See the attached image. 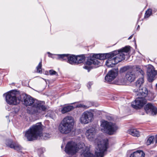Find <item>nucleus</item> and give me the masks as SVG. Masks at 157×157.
Masks as SVG:
<instances>
[{
	"label": "nucleus",
	"mask_w": 157,
	"mask_h": 157,
	"mask_svg": "<svg viewBox=\"0 0 157 157\" xmlns=\"http://www.w3.org/2000/svg\"><path fill=\"white\" fill-rule=\"evenodd\" d=\"M128 132L129 134L134 136L138 137L140 136L139 132L135 129H130Z\"/></svg>",
	"instance_id": "obj_22"
},
{
	"label": "nucleus",
	"mask_w": 157,
	"mask_h": 157,
	"mask_svg": "<svg viewBox=\"0 0 157 157\" xmlns=\"http://www.w3.org/2000/svg\"><path fill=\"white\" fill-rule=\"evenodd\" d=\"M42 61H40L38 65L37 66L36 68L37 70V72L39 73H42Z\"/></svg>",
	"instance_id": "obj_27"
},
{
	"label": "nucleus",
	"mask_w": 157,
	"mask_h": 157,
	"mask_svg": "<svg viewBox=\"0 0 157 157\" xmlns=\"http://www.w3.org/2000/svg\"><path fill=\"white\" fill-rule=\"evenodd\" d=\"M47 116H50V114H49V113H48L47 114Z\"/></svg>",
	"instance_id": "obj_34"
},
{
	"label": "nucleus",
	"mask_w": 157,
	"mask_h": 157,
	"mask_svg": "<svg viewBox=\"0 0 157 157\" xmlns=\"http://www.w3.org/2000/svg\"><path fill=\"white\" fill-rule=\"evenodd\" d=\"M85 60V58L83 56H76L75 64H78L83 63Z\"/></svg>",
	"instance_id": "obj_21"
},
{
	"label": "nucleus",
	"mask_w": 157,
	"mask_h": 157,
	"mask_svg": "<svg viewBox=\"0 0 157 157\" xmlns=\"http://www.w3.org/2000/svg\"><path fill=\"white\" fill-rule=\"evenodd\" d=\"M21 94L18 91L13 90L3 94L5 97L6 101L10 105H16L21 101Z\"/></svg>",
	"instance_id": "obj_6"
},
{
	"label": "nucleus",
	"mask_w": 157,
	"mask_h": 157,
	"mask_svg": "<svg viewBox=\"0 0 157 157\" xmlns=\"http://www.w3.org/2000/svg\"><path fill=\"white\" fill-rule=\"evenodd\" d=\"M6 145L11 148H13L17 151H19L22 149V147L18 143L13 142L12 140H8L6 141Z\"/></svg>",
	"instance_id": "obj_18"
},
{
	"label": "nucleus",
	"mask_w": 157,
	"mask_h": 157,
	"mask_svg": "<svg viewBox=\"0 0 157 157\" xmlns=\"http://www.w3.org/2000/svg\"><path fill=\"white\" fill-rule=\"evenodd\" d=\"M126 67H124L121 68L120 71L121 72H124L126 70Z\"/></svg>",
	"instance_id": "obj_30"
},
{
	"label": "nucleus",
	"mask_w": 157,
	"mask_h": 157,
	"mask_svg": "<svg viewBox=\"0 0 157 157\" xmlns=\"http://www.w3.org/2000/svg\"><path fill=\"white\" fill-rule=\"evenodd\" d=\"M145 154L141 150H138L131 154L130 157H144Z\"/></svg>",
	"instance_id": "obj_20"
},
{
	"label": "nucleus",
	"mask_w": 157,
	"mask_h": 157,
	"mask_svg": "<svg viewBox=\"0 0 157 157\" xmlns=\"http://www.w3.org/2000/svg\"><path fill=\"white\" fill-rule=\"evenodd\" d=\"M156 86L157 88V83L156 84Z\"/></svg>",
	"instance_id": "obj_35"
},
{
	"label": "nucleus",
	"mask_w": 157,
	"mask_h": 157,
	"mask_svg": "<svg viewBox=\"0 0 157 157\" xmlns=\"http://www.w3.org/2000/svg\"><path fill=\"white\" fill-rule=\"evenodd\" d=\"M42 130L41 123H38L33 125L26 131L25 136L29 141L36 140L38 137L44 140L47 139L50 137V135L48 133L42 134Z\"/></svg>",
	"instance_id": "obj_4"
},
{
	"label": "nucleus",
	"mask_w": 157,
	"mask_h": 157,
	"mask_svg": "<svg viewBox=\"0 0 157 157\" xmlns=\"http://www.w3.org/2000/svg\"><path fill=\"white\" fill-rule=\"evenodd\" d=\"M133 34L131 35L128 39V40H130L133 37Z\"/></svg>",
	"instance_id": "obj_32"
},
{
	"label": "nucleus",
	"mask_w": 157,
	"mask_h": 157,
	"mask_svg": "<svg viewBox=\"0 0 157 157\" xmlns=\"http://www.w3.org/2000/svg\"><path fill=\"white\" fill-rule=\"evenodd\" d=\"M154 140L155 138L154 136H152L149 137L146 142V144L147 145H148L153 143Z\"/></svg>",
	"instance_id": "obj_24"
},
{
	"label": "nucleus",
	"mask_w": 157,
	"mask_h": 157,
	"mask_svg": "<svg viewBox=\"0 0 157 157\" xmlns=\"http://www.w3.org/2000/svg\"><path fill=\"white\" fill-rule=\"evenodd\" d=\"M139 74H143V71L140 66H134L132 69H129L127 71L125 78L127 81L131 82L135 80Z\"/></svg>",
	"instance_id": "obj_8"
},
{
	"label": "nucleus",
	"mask_w": 157,
	"mask_h": 157,
	"mask_svg": "<svg viewBox=\"0 0 157 157\" xmlns=\"http://www.w3.org/2000/svg\"><path fill=\"white\" fill-rule=\"evenodd\" d=\"M74 124L73 118L71 116H67L63 119L59 125V129L62 133H68L71 131Z\"/></svg>",
	"instance_id": "obj_7"
},
{
	"label": "nucleus",
	"mask_w": 157,
	"mask_h": 157,
	"mask_svg": "<svg viewBox=\"0 0 157 157\" xmlns=\"http://www.w3.org/2000/svg\"><path fill=\"white\" fill-rule=\"evenodd\" d=\"M141 75V78L138 79L136 82L135 89H134V91L136 92L138 91L139 88H141L144 82V73L143 71V74H139V75Z\"/></svg>",
	"instance_id": "obj_17"
},
{
	"label": "nucleus",
	"mask_w": 157,
	"mask_h": 157,
	"mask_svg": "<svg viewBox=\"0 0 157 157\" xmlns=\"http://www.w3.org/2000/svg\"><path fill=\"white\" fill-rule=\"evenodd\" d=\"M144 109L146 113L152 115H155L157 113L156 108L151 103H148L144 107Z\"/></svg>",
	"instance_id": "obj_15"
},
{
	"label": "nucleus",
	"mask_w": 157,
	"mask_h": 157,
	"mask_svg": "<svg viewBox=\"0 0 157 157\" xmlns=\"http://www.w3.org/2000/svg\"><path fill=\"white\" fill-rule=\"evenodd\" d=\"M96 145L95 149V155L91 153L88 147H86L84 149L83 143L81 144L82 146L83 152L81 157H103L106 154V152L108 147V140L107 139L101 140L96 139L95 140Z\"/></svg>",
	"instance_id": "obj_3"
},
{
	"label": "nucleus",
	"mask_w": 157,
	"mask_h": 157,
	"mask_svg": "<svg viewBox=\"0 0 157 157\" xmlns=\"http://www.w3.org/2000/svg\"><path fill=\"white\" fill-rule=\"evenodd\" d=\"M124 81V78H120L116 82V84L118 85H123L125 84Z\"/></svg>",
	"instance_id": "obj_25"
},
{
	"label": "nucleus",
	"mask_w": 157,
	"mask_h": 157,
	"mask_svg": "<svg viewBox=\"0 0 157 157\" xmlns=\"http://www.w3.org/2000/svg\"><path fill=\"white\" fill-rule=\"evenodd\" d=\"M49 74L51 75H58V74L56 72L53 70H50L49 71Z\"/></svg>",
	"instance_id": "obj_29"
},
{
	"label": "nucleus",
	"mask_w": 157,
	"mask_h": 157,
	"mask_svg": "<svg viewBox=\"0 0 157 157\" xmlns=\"http://www.w3.org/2000/svg\"><path fill=\"white\" fill-rule=\"evenodd\" d=\"M57 56L59 59L61 60L67 59V62L71 64H75L76 56L69 54H58Z\"/></svg>",
	"instance_id": "obj_12"
},
{
	"label": "nucleus",
	"mask_w": 157,
	"mask_h": 157,
	"mask_svg": "<svg viewBox=\"0 0 157 157\" xmlns=\"http://www.w3.org/2000/svg\"><path fill=\"white\" fill-rule=\"evenodd\" d=\"M21 101L24 105L28 106L33 105L32 107L28 110V112L31 114L38 115L47 109L44 101H35L30 96L25 94H21Z\"/></svg>",
	"instance_id": "obj_2"
},
{
	"label": "nucleus",
	"mask_w": 157,
	"mask_h": 157,
	"mask_svg": "<svg viewBox=\"0 0 157 157\" xmlns=\"http://www.w3.org/2000/svg\"><path fill=\"white\" fill-rule=\"evenodd\" d=\"M130 50V47L126 46L118 51H114L109 53L94 54L93 56L97 60H104L107 59L106 64L108 67H112L114 65L124 59V52L127 53Z\"/></svg>",
	"instance_id": "obj_1"
},
{
	"label": "nucleus",
	"mask_w": 157,
	"mask_h": 157,
	"mask_svg": "<svg viewBox=\"0 0 157 157\" xmlns=\"http://www.w3.org/2000/svg\"><path fill=\"white\" fill-rule=\"evenodd\" d=\"M137 97L134 101L132 102L131 105L134 109H137L142 107L145 104L146 100L145 98L148 93V91L146 87L139 88Z\"/></svg>",
	"instance_id": "obj_5"
},
{
	"label": "nucleus",
	"mask_w": 157,
	"mask_h": 157,
	"mask_svg": "<svg viewBox=\"0 0 157 157\" xmlns=\"http://www.w3.org/2000/svg\"><path fill=\"white\" fill-rule=\"evenodd\" d=\"M100 63V62L93 56V57L90 59L87 60L86 62V65L83 68L87 70L89 72L92 68L90 66V65L92 64L94 65H98Z\"/></svg>",
	"instance_id": "obj_14"
},
{
	"label": "nucleus",
	"mask_w": 157,
	"mask_h": 157,
	"mask_svg": "<svg viewBox=\"0 0 157 157\" xmlns=\"http://www.w3.org/2000/svg\"><path fill=\"white\" fill-rule=\"evenodd\" d=\"M48 54H49V53H49V52H48Z\"/></svg>",
	"instance_id": "obj_36"
},
{
	"label": "nucleus",
	"mask_w": 157,
	"mask_h": 157,
	"mask_svg": "<svg viewBox=\"0 0 157 157\" xmlns=\"http://www.w3.org/2000/svg\"><path fill=\"white\" fill-rule=\"evenodd\" d=\"M117 70L115 71L112 70L108 73L105 77V80L106 82H110L112 81L117 75Z\"/></svg>",
	"instance_id": "obj_16"
},
{
	"label": "nucleus",
	"mask_w": 157,
	"mask_h": 157,
	"mask_svg": "<svg viewBox=\"0 0 157 157\" xmlns=\"http://www.w3.org/2000/svg\"><path fill=\"white\" fill-rule=\"evenodd\" d=\"M157 74V71L155 70L153 67L151 65L148 66L147 69V74L148 80L150 82H152L155 79Z\"/></svg>",
	"instance_id": "obj_13"
},
{
	"label": "nucleus",
	"mask_w": 157,
	"mask_h": 157,
	"mask_svg": "<svg viewBox=\"0 0 157 157\" xmlns=\"http://www.w3.org/2000/svg\"><path fill=\"white\" fill-rule=\"evenodd\" d=\"M101 126V130L109 135L113 134L118 129V127L115 123L105 120L102 121Z\"/></svg>",
	"instance_id": "obj_9"
},
{
	"label": "nucleus",
	"mask_w": 157,
	"mask_h": 157,
	"mask_svg": "<svg viewBox=\"0 0 157 157\" xmlns=\"http://www.w3.org/2000/svg\"><path fill=\"white\" fill-rule=\"evenodd\" d=\"M155 144H157V135L155 136Z\"/></svg>",
	"instance_id": "obj_33"
},
{
	"label": "nucleus",
	"mask_w": 157,
	"mask_h": 157,
	"mask_svg": "<svg viewBox=\"0 0 157 157\" xmlns=\"http://www.w3.org/2000/svg\"><path fill=\"white\" fill-rule=\"evenodd\" d=\"M152 14V10L151 9H148L146 12L144 16L145 18H148Z\"/></svg>",
	"instance_id": "obj_26"
},
{
	"label": "nucleus",
	"mask_w": 157,
	"mask_h": 157,
	"mask_svg": "<svg viewBox=\"0 0 157 157\" xmlns=\"http://www.w3.org/2000/svg\"><path fill=\"white\" fill-rule=\"evenodd\" d=\"M82 149V147L79 148V147H78L77 143L70 141L67 144L65 148V151L67 154L71 155V157H75L74 155H75L78 149Z\"/></svg>",
	"instance_id": "obj_10"
},
{
	"label": "nucleus",
	"mask_w": 157,
	"mask_h": 157,
	"mask_svg": "<svg viewBox=\"0 0 157 157\" xmlns=\"http://www.w3.org/2000/svg\"><path fill=\"white\" fill-rule=\"evenodd\" d=\"M74 108L72 106H67L63 107L61 110V112L63 113H65L71 110Z\"/></svg>",
	"instance_id": "obj_23"
},
{
	"label": "nucleus",
	"mask_w": 157,
	"mask_h": 157,
	"mask_svg": "<svg viewBox=\"0 0 157 157\" xmlns=\"http://www.w3.org/2000/svg\"><path fill=\"white\" fill-rule=\"evenodd\" d=\"M76 107L77 108H82L84 109H86L88 108L87 105H84L83 104L80 103L77 105L76 106Z\"/></svg>",
	"instance_id": "obj_28"
},
{
	"label": "nucleus",
	"mask_w": 157,
	"mask_h": 157,
	"mask_svg": "<svg viewBox=\"0 0 157 157\" xmlns=\"http://www.w3.org/2000/svg\"><path fill=\"white\" fill-rule=\"evenodd\" d=\"M93 113L90 112L86 111L83 113L80 118V121L82 124H87L91 122L93 118Z\"/></svg>",
	"instance_id": "obj_11"
},
{
	"label": "nucleus",
	"mask_w": 157,
	"mask_h": 157,
	"mask_svg": "<svg viewBox=\"0 0 157 157\" xmlns=\"http://www.w3.org/2000/svg\"><path fill=\"white\" fill-rule=\"evenodd\" d=\"M92 84V83L91 82H89L88 83L87 87L89 89L90 88Z\"/></svg>",
	"instance_id": "obj_31"
},
{
	"label": "nucleus",
	"mask_w": 157,
	"mask_h": 157,
	"mask_svg": "<svg viewBox=\"0 0 157 157\" xmlns=\"http://www.w3.org/2000/svg\"><path fill=\"white\" fill-rule=\"evenodd\" d=\"M96 131L94 128H91L87 130L86 135L88 139L90 141H92Z\"/></svg>",
	"instance_id": "obj_19"
}]
</instances>
